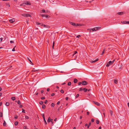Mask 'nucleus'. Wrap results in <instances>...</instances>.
<instances>
[{"label":"nucleus","instance_id":"nucleus-1","mask_svg":"<svg viewBox=\"0 0 129 129\" xmlns=\"http://www.w3.org/2000/svg\"><path fill=\"white\" fill-rule=\"evenodd\" d=\"M87 90V89H86V88H83L82 87L80 88L79 89V90L80 91H81L82 90L84 91L85 92H86Z\"/></svg>","mask_w":129,"mask_h":129},{"label":"nucleus","instance_id":"nucleus-2","mask_svg":"<svg viewBox=\"0 0 129 129\" xmlns=\"http://www.w3.org/2000/svg\"><path fill=\"white\" fill-rule=\"evenodd\" d=\"M88 83L85 81H83L82 82V84L83 85H86L88 84Z\"/></svg>","mask_w":129,"mask_h":129},{"label":"nucleus","instance_id":"nucleus-3","mask_svg":"<svg viewBox=\"0 0 129 129\" xmlns=\"http://www.w3.org/2000/svg\"><path fill=\"white\" fill-rule=\"evenodd\" d=\"M70 23V24L71 25H73V26H77V24H76L75 23H73L72 22H69Z\"/></svg>","mask_w":129,"mask_h":129},{"label":"nucleus","instance_id":"nucleus-4","mask_svg":"<svg viewBox=\"0 0 129 129\" xmlns=\"http://www.w3.org/2000/svg\"><path fill=\"white\" fill-rule=\"evenodd\" d=\"M121 23L122 24H129V21H121Z\"/></svg>","mask_w":129,"mask_h":129},{"label":"nucleus","instance_id":"nucleus-5","mask_svg":"<svg viewBox=\"0 0 129 129\" xmlns=\"http://www.w3.org/2000/svg\"><path fill=\"white\" fill-rule=\"evenodd\" d=\"M93 102L94 104H95L96 105L98 106H100V104L99 103L95 102V101H94Z\"/></svg>","mask_w":129,"mask_h":129},{"label":"nucleus","instance_id":"nucleus-6","mask_svg":"<svg viewBox=\"0 0 129 129\" xmlns=\"http://www.w3.org/2000/svg\"><path fill=\"white\" fill-rule=\"evenodd\" d=\"M15 21L14 19H12L9 20V21L10 22L12 23L14 22Z\"/></svg>","mask_w":129,"mask_h":129},{"label":"nucleus","instance_id":"nucleus-7","mask_svg":"<svg viewBox=\"0 0 129 129\" xmlns=\"http://www.w3.org/2000/svg\"><path fill=\"white\" fill-rule=\"evenodd\" d=\"M24 16L25 17H28V16H30V15L29 14H25L24 15Z\"/></svg>","mask_w":129,"mask_h":129},{"label":"nucleus","instance_id":"nucleus-8","mask_svg":"<svg viewBox=\"0 0 129 129\" xmlns=\"http://www.w3.org/2000/svg\"><path fill=\"white\" fill-rule=\"evenodd\" d=\"M88 30H89L90 32L91 30H92L93 31H95V29H94V28H93L89 29H88Z\"/></svg>","mask_w":129,"mask_h":129},{"label":"nucleus","instance_id":"nucleus-9","mask_svg":"<svg viewBox=\"0 0 129 129\" xmlns=\"http://www.w3.org/2000/svg\"><path fill=\"white\" fill-rule=\"evenodd\" d=\"M117 14L119 15H121L123 14V12H119Z\"/></svg>","mask_w":129,"mask_h":129},{"label":"nucleus","instance_id":"nucleus-10","mask_svg":"<svg viewBox=\"0 0 129 129\" xmlns=\"http://www.w3.org/2000/svg\"><path fill=\"white\" fill-rule=\"evenodd\" d=\"M27 58L28 59V60H29V61L30 62V63L32 65H34L33 63L30 60V59H29V58L28 57Z\"/></svg>","mask_w":129,"mask_h":129},{"label":"nucleus","instance_id":"nucleus-11","mask_svg":"<svg viewBox=\"0 0 129 129\" xmlns=\"http://www.w3.org/2000/svg\"><path fill=\"white\" fill-rule=\"evenodd\" d=\"M98 60H99V59L98 58H97L96 60H95L91 61V63H92L93 62H96V61H98Z\"/></svg>","mask_w":129,"mask_h":129},{"label":"nucleus","instance_id":"nucleus-12","mask_svg":"<svg viewBox=\"0 0 129 129\" xmlns=\"http://www.w3.org/2000/svg\"><path fill=\"white\" fill-rule=\"evenodd\" d=\"M40 25L42 26H44V27H47V25H45L44 24H43V23H41Z\"/></svg>","mask_w":129,"mask_h":129},{"label":"nucleus","instance_id":"nucleus-13","mask_svg":"<svg viewBox=\"0 0 129 129\" xmlns=\"http://www.w3.org/2000/svg\"><path fill=\"white\" fill-rule=\"evenodd\" d=\"M78 81L76 79H74V82L75 83H76Z\"/></svg>","mask_w":129,"mask_h":129},{"label":"nucleus","instance_id":"nucleus-14","mask_svg":"<svg viewBox=\"0 0 129 129\" xmlns=\"http://www.w3.org/2000/svg\"><path fill=\"white\" fill-rule=\"evenodd\" d=\"M42 12H41V11L40 12L41 13H42V12L47 13V11H45L44 9L42 10Z\"/></svg>","mask_w":129,"mask_h":129},{"label":"nucleus","instance_id":"nucleus-15","mask_svg":"<svg viewBox=\"0 0 129 129\" xmlns=\"http://www.w3.org/2000/svg\"><path fill=\"white\" fill-rule=\"evenodd\" d=\"M108 63L110 64V65L112 64H113V62H112L111 61H110L108 62Z\"/></svg>","mask_w":129,"mask_h":129},{"label":"nucleus","instance_id":"nucleus-16","mask_svg":"<svg viewBox=\"0 0 129 129\" xmlns=\"http://www.w3.org/2000/svg\"><path fill=\"white\" fill-rule=\"evenodd\" d=\"M51 118L50 117H49L48 118V120H47V122H50V121L51 120Z\"/></svg>","mask_w":129,"mask_h":129},{"label":"nucleus","instance_id":"nucleus-17","mask_svg":"<svg viewBox=\"0 0 129 129\" xmlns=\"http://www.w3.org/2000/svg\"><path fill=\"white\" fill-rule=\"evenodd\" d=\"M3 124V126H6L7 124H6V123L5 121V120L4 121V122Z\"/></svg>","mask_w":129,"mask_h":129},{"label":"nucleus","instance_id":"nucleus-18","mask_svg":"<svg viewBox=\"0 0 129 129\" xmlns=\"http://www.w3.org/2000/svg\"><path fill=\"white\" fill-rule=\"evenodd\" d=\"M114 83L116 84H117L118 83V81L117 80L115 79L114 80Z\"/></svg>","mask_w":129,"mask_h":129},{"label":"nucleus","instance_id":"nucleus-19","mask_svg":"<svg viewBox=\"0 0 129 129\" xmlns=\"http://www.w3.org/2000/svg\"><path fill=\"white\" fill-rule=\"evenodd\" d=\"M5 105L7 106H8L9 105L10 103L9 102H7L6 103Z\"/></svg>","mask_w":129,"mask_h":129},{"label":"nucleus","instance_id":"nucleus-20","mask_svg":"<svg viewBox=\"0 0 129 129\" xmlns=\"http://www.w3.org/2000/svg\"><path fill=\"white\" fill-rule=\"evenodd\" d=\"M25 4L27 5H31V4L28 2H26Z\"/></svg>","mask_w":129,"mask_h":129},{"label":"nucleus","instance_id":"nucleus-21","mask_svg":"<svg viewBox=\"0 0 129 129\" xmlns=\"http://www.w3.org/2000/svg\"><path fill=\"white\" fill-rule=\"evenodd\" d=\"M6 6L7 7H10V4L9 3H6Z\"/></svg>","mask_w":129,"mask_h":129},{"label":"nucleus","instance_id":"nucleus-22","mask_svg":"<svg viewBox=\"0 0 129 129\" xmlns=\"http://www.w3.org/2000/svg\"><path fill=\"white\" fill-rule=\"evenodd\" d=\"M11 99L13 101H14L15 100V98L14 97H12L11 98Z\"/></svg>","mask_w":129,"mask_h":129},{"label":"nucleus","instance_id":"nucleus-23","mask_svg":"<svg viewBox=\"0 0 129 129\" xmlns=\"http://www.w3.org/2000/svg\"><path fill=\"white\" fill-rule=\"evenodd\" d=\"M18 124V122L17 121H16L15 122V125H17Z\"/></svg>","mask_w":129,"mask_h":129},{"label":"nucleus","instance_id":"nucleus-24","mask_svg":"<svg viewBox=\"0 0 129 129\" xmlns=\"http://www.w3.org/2000/svg\"><path fill=\"white\" fill-rule=\"evenodd\" d=\"M42 108L43 109H45V105L43 104L42 105Z\"/></svg>","mask_w":129,"mask_h":129},{"label":"nucleus","instance_id":"nucleus-25","mask_svg":"<svg viewBox=\"0 0 129 129\" xmlns=\"http://www.w3.org/2000/svg\"><path fill=\"white\" fill-rule=\"evenodd\" d=\"M17 103L19 105H20L21 104V102L19 100L17 102Z\"/></svg>","mask_w":129,"mask_h":129},{"label":"nucleus","instance_id":"nucleus-26","mask_svg":"<svg viewBox=\"0 0 129 129\" xmlns=\"http://www.w3.org/2000/svg\"><path fill=\"white\" fill-rule=\"evenodd\" d=\"M3 116V114L2 112H0V117H2Z\"/></svg>","mask_w":129,"mask_h":129},{"label":"nucleus","instance_id":"nucleus-27","mask_svg":"<svg viewBox=\"0 0 129 129\" xmlns=\"http://www.w3.org/2000/svg\"><path fill=\"white\" fill-rule=\"evenodd\" d=\"M71 83L70 82H68V86H70L71 85Z\"/></svg>","mask_w":129,"mask_h":129},{"label":"nucleus","instance_id":"nucleus-28","mask_svg":"<svg viewBox=\"0 0 129 129\" xmlns=\"http://www.w3.org/2000/svg\"><path fill=\"white\" fill-rule=\"evenodd\" d=\"M110 113L111 114V116L112 115V113H113V112L112 110H110Z\"/></svg>","mask_w":129,"mask_h":129},{"label":"nucleus","instance_id":"nucleus-29","mask_svg":"<svg viewBox=\"0 0 129 129\" xmlns=\"http://www.w3.org/2000/svg\"><path fill=\"white\" fill-rule=\"evenodd\" d=\"M105 49H104L103 50V51L102 53V54H101V55H103L104 54V53L105 52Z\"/></svg>","mask_w":129,"mask_h":129},{"label":"nucleus","instance_id":"nucleus-30","mask_svg":"<svg viewBox=\"0 0 129 129\" xmlns=\"http://www.w3.org/2000/svg\"><path fill=\"white\" fill-rule=\"evenodd\" d=\"M36 24L37 25H41V23L37 22H36Z\"/></svg>","mask_w":129,"mask_h":129},{"label":"nucleus","instance_id":"nucleus-31","mask_svg":"<svg viewBox=\"0 0 129 129\" xmlns=\"http://www.w3.org/2000/svg\"><path fill=\"white\" fill-rule=\"evenodd\" d=\"M96 123L97 124H99V121L98 120H96Z\"/></svg>","mask_w":129,"mask_h":129},{"label":"nucleus","instance_id":"nucleus-32","mask_svg":"<svg viewBox=\"0 0 129 129\" xmlns=\"http://www.w3.org/2000/svg\"><path fill=\"white\" fill-rule=\"evenodd\" d=\"M51 106L52 107H54L55 105L53 103H52L51 104Z\"/></svg>","mask_w":129,"mask_h":129},{"label":"nucleus","instance_id":"nucleus-33","mask_svg":"<svg viewBox=\"0 0 129 129\" xmlns=\"http://www.w3.org/2000/svg\"><path fill=\"white\" fill-rule=\"evenodd\" d=\"M42 116H43V119H44L45 118V116H44V114H42Z\"/></svg>","mask_w":129,"mask_h":129},{"label":"nucleus","instance_id":"nucleus-34","mask_svg":"<svg viewBox=\"0 0 129 129\" xmlns=\"http://www.w3.org/2000/svg\"><path fill=\"white\" fill-rule=\"evenodd\" d=\"M81 24H77V26H81Z\"/></svg>","mask_w":129,"mask_h":129},{"label":"nucleus","instance_id":"nucleus-35","mask_svg":"<svg viewBox=\"0 0 129 129\" xmlns=\"http://www.w3.org/2000/svg\"><path fill=\"white\" fill-rule=\"evenodd\" d=\"M39 104H40L41 105H42L43 104V102L42 101H41V102H40Z\"/></svg>","mask_w":129,"mask_h":129},{"label":"nucleus","instance_id":"nucleus-36","mask_svg":"<svg viewBox=\"0 0 129 129\" xmlns=\"http://www.w3.org/2000/svg\"><path fill=\"white\" fill-rule=\"evenodd\" d=\"M25 119H28L29 118V117L28 116L26 115L25 116Z\"/></svg>","mask_w":129,"mask_h":129},{"label":"nucleus","instance_id":"nucleus-37","mask_svg":"<svg viewBox=\"0 0 129 129\" xmlns=\"http://www.w3.org/2000/svg\"><path fill=\"white\" fill-rule=\"evenodd\" d=\"M40 15L43 17H45V15L42 14H40Z\"/></svg>","mask_w":129,"mask_h":129},{"label":"nucleus","instance_id":"nucleus-38","mask_svg":"<svg viewBox=\"0 0 129 129\" xmlns=\"http://www.w3.org/2000/svg\"><path fill=\"white\" fill-rule=\"evenodd\" d=\"M44 119V121L45 124H46V125L47 124V122H46V120L45 119H45Z\"/></svg>","mask_w":129,"mask_h":129},{"label":"nucleus","instance_id":"nucleus-39","mask_svg":"<svg viewBox=\"0 0 129 129\" xmlns=\"http://www.w3.org/2000/svg\"><path fill=\"white\" fill-rule=\"evenodd\" d=\"M110 65V64L108 62V63H107V64L106 65V67H109Z\"/></svg>","mask_w":129,"mask_h":129},{"label":"nucleus","instance_id":"nucleus-40","mask_svg":"<svg viewBox=\"0 0 129 129\" xmlns=\"http://www.w3.org/2000/svg\"><path fill=\"white\" fill-rule=\"evenodd\" d=\"M60 92L62 93H63L64 92V91L62 89L61 90Z\"/></svg>","mask_w":129,"mask_h":129},{"label":"nucleus","instance_id":"nucleus-41","mask_svg":"<svg viewBox=\"0 0 129 129\" xmlns=\"http://www.w3.org/2000/svg\"><path fill=\"white\" fill-rule=\"evenodd\" d=\"M16 47V46H15L14 48L12 49V51H15V47Z\"/></svg>","mask_w":129,"mask_h":129},{"label":"nucleus","instance_id":"nucleus-42","mask_svg":"<svg viewBox=\"0 0 129 129\" xmlns=\"http://www.w3.org/2000/svg\"><path fill=\"white\" fill-rule=\"evenodd\" d=\"M54 42H53V45H52V48L53 49H54Z\"/></svg>","mask_w":129,"mask_h":129},{"label":"nucleus","instance_id":"nucleus-43","mask_svg":"<svg viewBox=\"0 0 129 129\" xmlns=\"http://www.w3.org/2000/svg\"><path fill=\"white\" fill-rule=\"evenodd\" d=\"M14 118L15 119H17L18 118V116L17 115H15L14 116Z\"/></svg>","mask_w":129,"mask_h":129},{"label":"nucleus","instance_id":"nucleus-44","mask_svg":"<svg viewBox=\"0 0 129 129\" xmlns=\"http://www.w3.org/2000/svg\"><path fill=\"white\" fill-rule=\"evenodd\" d=\"M22 112H23V113H25V110L23 109H22Z\"/></svg>","mask_w":129,"mask_h":129},{"label":"nucleus","instance_id":"nucleus-45","mask_svg":"<svg viewBox=\"0 0 129 129\" xmlns=\"http://www.w3.org/2000/svg\"><path fill=\"white\" fill-rule=\"evenodd\" d=\"M79 94H77V95H76V98H77L79 96Z\"/></svg>","mask_w":129,"mask_h":129},{"label":"nucleus","instance_id":"nucleus-46","mask_svg":"<svg viewBox=\"0 0 129 129\" xmlns=\"http://www.w3.org/2000/svg\"><path fill=\"white\" fill-rule=\"evenodd\" d=\"M53 120L52 119H51V120H50V122L52 123V124H53Z\"/></svg>","mask_w":129,"mask_h":129},{"label":"nucleus","instance_id":"nucleus-47","mask_svg":"<svg viewBox=\"0 0 129 129\" xmlns=\"http://www.w3.org/2000/svg\"><path fill=\"white\" fill-rule=\"evenodd\" d=\"M80 37V35H78L76 37V38H79Z\"/></svg>","mask_w":129,"mask_h":129},{"label":"nucleus","instance_id":"nucleus-48","mask_svg":"<svg viewBox=\"0 0 129 129\" xmlns=\"http://www.w3.org/2000/svg\"><path fill=\"white\" fill-rule=\"evenodd\" d=\"M91 121L92 122H93L94 121V119L92 118L91 119Z\"/></svg>","mask_w":129,"mask_h":129},{"label":"nucleus","instance_id":"nucleus-49","mask_svg":"<svg viewBox=\"0 0 129 129\" xmlns=\"http://www.w3.org/2000/svg\"><path fill=\"white\" fill-rule=\"evenodd\" d=\"M81 84H82V82H79L78 83V84L79 85H80Z\"/></svg>","mask_w":129,"mask_h":129},{"label":"nucleus","instance_id":"nucleus-50","mask_svg":"<svg viewBox=\"0 0 129 129\" xmlns=\"http://www.w3.org/2000/svg\"><path fill=\"white\" fill-rule=\"evenodd\" d=\"M28 128H27V127L26 126H24V129H27Z\"/></svg>","mask_w":129,"mask_h":129},{"label":"nucleus","instance_id":"nucleus-51","mask_svg":"<svg viewBox=\"0 0 129 129\" xmlns=\"http://www.w3.org/2000/svg\"><path fill=\"white\" fill-rule=\"evenodd\" d=\"M38 70H33L32 71V72H35L36 71H37Z\"/></svg>","mask_w":129,"mask_h":129},{"label":"nucleus","instance_id":"nucleus-52","mask_svg":"<svg viewBox=\"0 0 129 129\" xmlns=\"http://www.w3.org/2000/svg\"><path fill=\"white\" fill-rule=\"evenodd\" d=\"M10 42L11 44L13 43H14V42L13 41H10Z\"/></svg>","mask_w":129,"mask_h":129},{"label":"nucleus","instance_id":"nucleus-53","mask_svg":"<svg viewBox=\"0 0 129 129\" xmlns=\"http://www.w3.org/2000/svg\"><path fill=\"white\" fill-rule=\"evenodd\" d=\"M69 98L68 97H66V100H68Z\"/></svg>","mask_w":129,"mask_h":129},{"label":"nucleus","instance_id":"nucleus-54","mask_svg":"<svg viewBox=\"0 0 129 129\" xmlns=\"http://www.w3.org/2000/svg\"><path fill=\"white\" fill-rule=\"evenodd\" d=\"M91 122H90L89 123L88 125H89V126H90L91 125Z\"/></svg>","mask_w":129,"mask_h":129},{"label":"nucleus","instance_id":"nucleus-55","mask_svg":"<svg viewBox=\"0 0 129 129\" xmlns=\"http://www.w3.org/2000/svg\"><path fill=\"white\" fill-rule=\"evenodd\" d=\"M47 100H46L44 102V103L45 104H46L47 103Z\"/></svg>","mask_w":129,"mask_h":129},{"label":"nucleus","instance_id":"nucleus-56","mask_svg":"<svg viewBox=\"0 0 129 129\" xmlns=\"http://www.w3.org/2000/svg\"><path fill=\"white\" fill-rule=\"evenodd\" d=\"M45 99V98L44 97H42L41 98V99L42 100H44V99Z\"/></svg>","mask_w":129,"mask_h":129},{"label":"nucleus","instance_id":"nucleus-57","mask_svg":"<svg viewBox=\"0 0 129 129\" xmlns=\"http://www.w3.org/2000/svg\"><path fill=\"white\" fill-rule=\"evenodd\" d=\"M94 28V29H95V31H96V30H98V29H97V28L96 27H95Z\"/></svg>","mask_w":129,"mask_h":129},{"label":"nucleus","instance_id":"nucleus-58","mask_svg":"<svg viewBox=\"0 0 129 129\" xmlns=\"http://www.w3.org/2000/svg\"><path fill=\"white\" fill-rule=\"evenodd\" d=\"M60 101H59L57 102V105H59L60 104Z\"/></svg>","mask_w":129,"mask_h":129},{"label":"nucleus","instance_id":"nucleus-59","mask_svg":"<svg viewBox=\"0 0 129 129\" xmlns=\"http://www.w3.org/2000/svg\"><path fill=\"white\" fill-rule=\"evenodd\" d=\"M50 90V89L49 88H48L47 89V91H49Z\"/></svg>","mask_w":129,"mask_h":129},{"label":"nucleus","instance_id":"nucleus-60","mask_svg":"<svg viewBox=\"0 0 129 129\" xmlns=\"http://www.w3.org/2000/svg\"><path fill=\"white\" fill-rule=\"evenodd\" d=\"M0 39H1V41H2V40H3V38H0Z\"/></svg>","mask_w":129,"mask_h":129},{"label":"nucleus","instance_id":"nucleus-61","mask_svg":"<svg viewBox=\"0 0 129 129\" xmlns=\"http://www.w3.org/2000/svg\"><path fill=\"white\" fill-rule=\"evenodd\" d=\"M54 95V93H52L51 95V96H53Z\"/></svg>","mask_w":129,"mask_h":129},{"label":"nucleus","instance_id":"nucleus-62","mask_svg":"<svg viewBox=\"0 0 129 129\" xmlns=\"http://www.w3.org/2000/svg\"><path fill=\"white\" fill-rule=\"evenodd\" d=\"M96 27L97 28V29H100L101 28L100 27Z\"/></svg>","mask_w":129,"mask_h":129},{"label":"nucleus","instance_id":"nucleus-63","mask_svg":"<svg viewBox=\"0 0 129 129\" xmlns=\"http://www.w3.org/2000/svg\"><path fill=\"white\" fill-rule=\"evenodd\" d=\"M2 102H0V106H1L2 105Z\"/></svg>","mask_w":129,"mask_h":129},{"label":"nucleus","instance_id":"nucleus-64","mask_svg":"<svg viewBox=\"0 0 129 129\" xmlns=\"http://www.w3.org/2000/svg\"><path fill=\"white\" fill-rule=\"evenodd\" d=\"M44 92V91L43 90H42L41 91V93H43Z\"/></svg>","mask_w":129,"mask_h":129}]
</instances>
